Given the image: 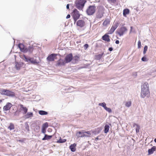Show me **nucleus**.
Segmentation results:
<instances>
[{
  "label": "nucleus",
  "mask_w": 156,
  "mask_h": 156,
  "mask_svg": "<svg viewBox=\"0 0 156 156\" xmlns=\"http://www.w3.org/2000/svg\"><path fill=\"white\" fill-rule=\"evenodd\" d=\"M98 105L100 106H101L103 107L105 109V108L106 107V104L105 102H103L102 103H99L98 104Z\"/></svg>",
  "instance_id": "obj_33"
},
{
  "label": "nucleus",
  "mask_w": 156,
  "mask_h": 156,
  "mask_svg": "<svg viewBox=\"0 0 156 156\" xmlns=\"http://www.w3.org/2000/svg\"><path fill=\"white\" fill-rule=\"evenodd\" d=\"M48 127V124L47 122H45L42 125V128L46 129Z\"/></svg>",
  "instance_id": "obj_36"
},
{
  "label": "nucleus",
  "mask_w": 156,
  "mask_h": 156,
  "mask_svg": "<svg viewBox=\"0 0 156 156\" xmlns=\"http://www.w3.org/2000/svg\"><path fill=\"white\" fill-rule=\"evenodd\" d=\"M127 31V29L126 27H121L119 31H118V34H119L120 36H122Z\"/></svg>",
  "instance_id": "obj_8"
},
{
  "label": "nucleus",
  "mask_w": 156,
  "mask_h": 156,
  "mask_svg": "<svg viewBox=\"0 0 156 156\" xmlns=\"http://www.w3.org/2000/svg\"><path fill=\"white\" fill-rule=\"evenodd\" d=\"M109 37V35L107 34H105L102 37V39L105 41L109 42L110 41V39Z\"/></svg>",
  "instance_id": "obj_15"
},
{
  "label": "nucleus",
  "mask_w": 156,
  "mask_h": 156,
  "mask_svg": "<svg viewBox=\"0 0 156 156\" xmlns=\"http://www.w3.org/2000/svg\"><path fill=\"white\" fill-rule=\"evenodd\" d=\"M39 113L41 115H47L48 113L47 112L43 110H40L39 111Z\"/></svg>",
  "instance_id": "obj_29"
},
{
  "label": "nucleus",
  "mask_w": 156,
  "mask_h": 156,
  "mask_svg": "<svg viewBox=\"0 0 156 156\" xmlns=\"http://www.w3.org/2000/svg\"><path fill=\"white\" fill-rule=\"evenodd\" d=\"M2 101V100H0V102H1Z\"/></svg>",
  "instance_id": "obj_54"
},
{
  "label": "nucleus",
  "mask_w": 156,
  "mask_h": 156,
  "mask_svg": "<svg viewBox=\"0 0 156 156\" xmlns=\"http://www.w3.org/2000/svg\"><path fill=\"white\" fill-rule=\"evenodd\" d=\"M99 140V138H98V137H97L96 138V139H95V140Z\"/></svg>",
  "instance_id": "obj_51"
},
{
  "label": "nucleus",
  "mask_w": 156,
  "mask_h": 156,
  "mask_svg": "<svg viewBox=\"0 0 156 156\" xmlns=\"http://www.w3.org/2000/svg\"><path fill=\"white\" fill-rule=\"evenodd\" d=\"M108 2L113 3H115V0H108Z\"/></svg>",
  "instance_id": "obj_45"
},
{
  "label": "nucleus",
  "mask_w": 156,
  "mask_h": 156,
  "mask_svg": "<svg viewBox=\"0 0 156 156\" xmlns=\"http://www.w3.org/2000/svg\"><path fill=\"white\" fill-rule=\"evenodd\" d=\"M117 27L116 25L115 26H112L111 29L108 32V34H112L115 31V30L117 28Z\"/></svg>",
  "instance_id": "obj_24"
},
{
  "label": "nucleus",
  "mask_w": 156,
  "mask_h": 156,
  "mask_svg": "<svg viewBox=\"0 0 156 156\" xmlns=\"http://www.w3.org/2000/svg\"><path fill=\"white\" fill-rule=\"evenodd\" d=\"M52 137V136L48 135L45 134L44 137L42 138V140H49L51 139Z\"/></svg>",
  "instance_id": "obj_22"
},
{
  "label": "nucleus",
  "mask_w": 156,
  "mask_h": 156,
  "mask_svg": "<svg viewBox=\"0 0 156 156\" xmlns=\"http://www.w3.org/2000/svg\"><path fill=\"white\" fill-rule=\"evenodd\" d=\"M18 47L20 49L21 51L24 53L27 52L31 53L33 50V48L32 46H30L28 48H26L22 44H18Z\"/></svg>",
  "instance_id": "obj_3"
},
{
  "label": "nucleus",
  "mask_w": 156,
  "mask_h": 156,
  "mask_svg": "<svg viewBox=\"0 0 156 156\" xmlns=\"http://www.w3.org/2000/svg\"><path fill=\"white\" fill-rule=\"evenodd\" d=\"M66 141V139H62L60 137L59 139L57 141V143H63Z\"/></svg>",
  "instance_id": "obj_31"
},
{
  "label": "nucleus",
  "mask_w": 156,
  "mask_h": 156,
  "mask_svg": "<svg viewBox=\"0 0 156 156\" xmlns=\"http://www.w3.org/2000/svg\"><path fill=\"white\" fill-rule=\"evenodd\" d=\"M23 58H24L25 61L28 62H30V59L31 58L27 57V56H26L25 55L23 56Z\"/></svg>",
  "instance_id": "obj_30"
},
{
  "label": "nucleus",
  "mask_w": 156,
  "mask_h": 156,
  "mask_svg": "<svg viewBox=\"0 0 156 156\" xmlns=\"http://www.w3.org/2000/svg\"><path fill=\"white\" fill-rule=\"evenodd\" d=\"M69 4H67L66 5V8L67 9H68L69 8Z\"/></svg>",
  "instance_id": "obj_48"
},
{
  "label": "nucleus",
  "mask_w": 156,
  "mask_h": 156,
  "mask_svg": "<svg viewBox=\"0 0 156 156\" xmlns=\"http://www.w3.org/2000/svg\"><path fill=\"white\" fill-rule=\"evenodd\" d=\"M86 2V0H76L75 3V6L79 10L83 11V9Z\"/></svg>",
  "instance_id": "obj_4"
},
{
  "label": "nucleus",
  "mask_w": 156,
  "mask_h": 156,
  "mask_svg": "<svg viewBox=\"0 0 156 156\" xmlns=\"http://www.w3.org/2000/svg\"><path fill=\"white\" fill-rule=\"evenodd\" d=\"M141 60H142L143 61H144V62H146V61L147 60V58L146 57H143L142 58H141Z\"/></svg>",
  "instance_id": "obj_42"
},
{
  "label": "nucleus",
  "mask_w": 156,
  "mask_h": 156,
  "mask_svg": "<svg viewBox=\"0 0 156 156\" xmlns=\"http://www.w3.org/2000/svg\"><path fill=\"white\" fill-rule=\"evenodd\" d=\"M108 24H109V22L107 20H105L103 23V25L105 26H106Z\"/></svg>",
  "instance_id": "obj_39"
},
{
  "label": "nucleus",
  "mask_w": 156,
  "mask_h": 156,
  "mask_svg": "<svg viewBox=\"0 0 156 156\" xmlns=\"http://www.w3.org/2000/svg\"><path fill=\"white\" fill-rule=\"evenodd\" d=\"M104 54V53L102 52L101 54L96 55L95 56V59L97 60L100 59L102 57L103 55Z\"/></svg>",
  "instance_id": "obj_25"
},
{
  "label": "nucleus",
  "mask_w": 156,
  "mask_h": 156,
  "mask_svg": "<svg viewBox=\"0 0 156 156\" xmlns=\"http://www.w3.org/2000/svg\"><path fill=\"white\" fill-rule=\"evenodd\" d=\"M91 136V133L90 131H87V132H84L83 136L86 137H90Z\"/></svg>",
  "instance_id": "obj_27"
},
{
  "label": "nucleus",
  "mask_w": 156,
  "mask_h": 156,
  "mask_svg": "<svg viewBox=\"0 0 156 156\" xmlns=\"http://www.w3.org/2000/svg\"><path fill=\"white\" fill-rule=\"evenodd\" d=\"M65 61L63 60V59H60L57 63V65L58 66H64L66 63Z\"/></svg>",
  "instance_id": "obj_13"
},
{
  "label": "nucleus",
  "mask_w": 156,
  "mask_h": 156,
  "mask_svg": "<svg viewBox=\"0 0 156 156\" xmlns=\"http://www.w3.org/2000/svg\"><path fill=\"white\" fill-rule=\"evenodd\" d=\"M115 43L116 44H119V41L118 40H116L115 41Z\"/></svg>",
  "instance_id": "obj_50"
},
{
  "label": "nucleus",
  "mask_w": 156,
  "mask_h": 156,
  "mask_svg": "<svg viewBox=\"0 0 156 156\" xmlns=\"http://www.w3.org/2000/svg\"><path fill=\"white\" fill-rule=\"evenodd\" d=\"M104 8L102 6L99 7L98 11L96 14V18L98 19L101 18L103 16Z\"/></svg>",
  "instance_id": "obj_5"
},
{
  "label": "nucleus",
  "mask_w": 156,
  "mask_h": 156,
  "mask_svg": "<svg viewBox=\"0 0 156 156\" xmlns=\"http://www.w3.org/2000/svg\"><path fill=\"white\" fill-rule=\"evenodd\" d=\"M141 46V42L140 41H139L138 43V48H140Z\"/></svg>",
  "instance_id": "obj_40"
},
{
  "label": "nucleus",
  "mask_w": 156,
  "mask_h": 156,
  "mask_svg": "<svg viewBox=\"0 0 156 156\" xmlns=\"http://www.w3.org/2000/svg\"><path fill=\"white\" fill-rule=\"evenodd\" d=\"M25 128L26 129L27 131H29V128L28 123L26 122L25 123Z\"/></svg>",
  "instance_id": "obj_35"
},
{
  "label": "nucleus",
  "mask_w": 156,
  "mask_h": 156,
  "mask_svg": "<svg viewBox=\"0 0 156 156\" xmlns=\"http://www.w3.org/2000/svg\"><path fill=\"white\" fill-rule=\"evenodd\" d=\"M56 55H57L55 54H51L47 58L48 61L49 62L54 61Z\"/></svg>",
  "instance_id": "obj_10"
},
{
  "label": "nucleus",
  "mask_w": 156,
  "mask_h": 156,
  "mask_svg": "<svg viewBox=\"0 0 156 156\" xmlns=\"http://www.w3.org/2000/svg\"><path fill=\"white\" fill-rule=\"evenodd\" d=\"M0 94L2 95H5L12 98L16 96L15 93L12 91L3 89H0Z\"/></svg>",
  "instance_id": "obj_2"
},
{
  "label": "nucleus",
  "mask_w": 156,
  "mask_h": 156,
  "mask_svg": "<svg viewBox=\"0 0 156 156\" xmlns=\"http://www.w3.org/2000/svg\"><path fill=\"white\" fill-rule=\"evenodd\" d=\"M39 126L37 127L36 128V130H37V131H38L39 130Z\"/></svg>",
  "instance_id": "obj_49"
},
{
  "label": "nucleus",
  "mask_w": 156,
  "mask_h": 156,
  "mask_svg": "<svg viewBox=\"0 0 156 156\" xmlns=\"http://www.w3.org/2000/svg\"><path fill=\"white\" fill-rule=\"evenodd\" d=\"M96 9V7L94 5H90L87 10V13L89 15H92L95 12Z\"/></svg>",
  "instance_id": "obj_6"
},
{
  "label": "nucleus",
  "mask_w": 156,
  "mask_h": 156,
  "mask_svg": "<svg viewBox=\"0 0 156 156\" xmlns=\"http://www.w3.org/2000/svg\"><path fill=\"white\" fill-rule=\"evenodd\" d=\"M12 106V104L10 103H7L6 105L3 107V109L5 111H7L9 110Z\"/></svg>",
  "instance_id": "obj_12"
},
{
  "label": "nucleus",
  "mask_w": 156,
  "mask_h": 156,
  "mask_svg": "<svg viewBox=\"0 0 156 156\" xmlns=\"http://www.w3.org/2000/svg\"><path fill=\"white\" fill-rule=\"evenodd\" d=\"M24 116L25 119H29L33 116V113L31 112H28Z\"/></svg>",
  "instance_id": "obj_19"
},
{
  "label": "nucleus",
  "mask_w": 156,
  "mask_h": 156,
  "mask_svg": "<svg viewBox=\"0 0 156 156\" xmlns=\"http://www.w3.org/2000/svg\"><path fill=\"white\" fill-rule=\"evenodd\" d=\"M14 116H18V115H19L18 112L17 111H16V112H15L14 113Z\"/></svg>",
  "instance_id": "obj_44"
},
{
  "label": "nucleus",
  "mask_w": 156,
  "mask_h": 156,
  "mask_svg": "<svg viewBox=\"0 0 156 156\" xmlns=\"http://www.w3.org/2000/svg\"><path fill=\"white\" fill-rule=\"evenodd\" d=\"M84 132L83 131L78 132L76 133V135L78 138L84 137Z\"/></svg>",
  "instance_id": "obj_18"
},
{
  "label": "nucleus",
  "mask_w": 156,
  "mask_h": 156,
  "mask_svg": "<svg viewBox=\"0 0 156 156\" xmlns=\"http://www.w3.org/2000/svg\"><path fill=\"white\" fill-rule=\"evenodd\" d=\"M113 50V48H112V47H110L109 48H108V50L110 51H112Z\"/></svg>",
  "instance_id": "obj_46"
},
{
  "label": "nucleus",
  "mask_w": 156,
  "mask_h": 156,
  "mask_svg": "<svg viewBox=\"0 0 156 156\" xmlns=\"http://www.w3.org/2000/svg\"><path fill=\"white\" fill-rule=\"evenodd\" d=\"M156 147L155 146H153L151 149L148 150V154L150 155L152 154L155 151Z\"/></svg>",
  "instance_id": "obj_16"
},
{
  "label": "nucleus",
  "mask_w": 156,
  "mask_h": 156,
  "mask_svg": "<svg viewBox=\"0 0 156 156\" xmlns=\"http://www.w3.org/2000/svg\"><path fill=\"white\" fill-rule=\"evenodd\" d=\"M73 59V55L70 54L67 55L65 57V59L66 63H68L71 61Z\"/></svg>",
  "instance_id": "obj_9"
},
{
  "label": "nucleus",
  "mask_w": 156,
  "mask_h": 156,
  "mask_svg": "<svg viewBox=\"0 0 156 156\" xmlns=\"http://www.w3.org/2000/svg\"><path fill=\"white\" fill-rule=\"evenodd\" d=\"M130 28H131V30H130V32H131V31H132V27H131Z\"/></svg>",
  "instance_id": "obj_52"
},
{
  "label": "nucleus",
  "mask_w": 156,
  "mask_h": 156,
  "mask_svg": "<svg viewBox=\"0 0 156 156\" xmlns=\"http://www.w3.org/2000/svg\"><path fill=\"white\" fill-rule=\"evenodd\" d=\"M20 106L21 110L23 111V114H26L27 112L28 109L26 107H24L23 105L20 104Z\"/></svg>",
  "instance_id": "obj_14"
},
{
  "label": "nucleus",
  "mask_w": 156,
  "mask_h": 156,
  "mask_svg": "<svg viewBox=\"0 0 156 156\" xmlns=\"http://www.w3.org/2000/svg\"><path fill=\"white\" fill-rule=\"evenodd\" d=\"M131 105V103L130 101H126L125 102V106L127 107H129Z\"/></svg>",
  "instance_id": "obj_32"
},
{
  "label": "nucleus",
  "mask_w": 156,
  "mask_h": 156,
  "mask_svg": "<svg viewBox=\"0 0 156 156\" xmlns=\"http://www.w3.org/2000/svg\"><path fill=\"white\" fill-rule=\"evenodd\" d=\"M129 10L128 9H125L123 10V15L124 16H126L127 14L129 13Z\"/></svg>",
  "instance_id": "obj_28"
},
{
  "label": "nucleus",
  "mask_w": 156,
  "mask_h": 156,
  "mask_svg": "<svg viewBox=\"0 0 156 156\" xmlns=\"http://www.w3.org/2000/svg\"><path fill=\"white\" fill-rule=\"evenodd\" d=\"M133 127H136V133L139 132L140 129V126L137 124L134 123L133 124Z\"/></svg>",
  "instance_id": "obj_21"
},
{
  "label": "nucleus",
  "mask_w": 156,
  "mask_h": 156,
  "mask_svg": "<svg viewBox=\"0 0 156 156\" xmlns=\"http://www.w3.org/2000/svg\"><path fill=\"white\" fill-rule=\"evenodd\" d=\"M88 47V45L87 44H85L84 45V47L85 49H86Z\"/></svg>",
  "instance_id": "obj_43"
},
{
  "label": "nucleus",
  "mask_w": 156,
  "mask_h": 156,
  "mask_svg": "<svg viewBox=\"0 0 156 156\" xmlns=\"http://www.w3.org/2000/svg\"><path fill=\"white\" fill-rule=\"evenodd\" d=\"M141 92L140 96L142 98H144L146 96L149 95L150 91L149 90V86L147 82L144 83L141 86Z\"/></svg>",
  "instance_id": "obj_1"
},
{
  "label": "nucleus",
  "mask_w": 156,
  "mask_h": 156,
  "mask_svg": "<svg viewBox=\"0 0 156 156\" xmlns=\"http://www.w3.org/2000/svg\"><path fill=\"white\" fill-rule=\"evenodd\" d=\"M46 132V129L44 128H42V133H43L45 134Z\"/></svg>",
  "instance_id": "obj_41"
},
{
  "label": "nucleus",
  "mask_w": 156,
  "mask_h": 156,
  "mask_svg": "<svg viewBox=\"0 0 156 156\" xmlns=\"http://www.w3.org/2000/svg\"><path fill=\"white\" fill-rule=\"evenodd\" d=\"M148 48V47L147 45H145L144 48V50L143 51V54H145L146 53V52L147 51Z\"/></svg>",
  "instance_id": "obj_37"
},
{
  "label": "nucleus",
  "mask_w": 156,
  "mask_h": 156,
  "mask_svg": "<svg viewBox=\"0 0 156 156\" xmlns=\"http://www.w3.org/2000/svg\"><path fill=\"white\" fill-rule=\"evenodd\" d=\"M23 66V64L21 63H17L16 64L15 67L16 69L19 70L20 69V68L21 67Z\"/></svg>",
  "instance_id": "obj_23"
},
{
  "label": "nucleus",
  "mask_w": 156,
  "mask_h": 156,
  "mask_svg": "<svg viewBox=\"0 0 156 156\" xmlns=\"http://www.w3.org/2000/svg\"><path fill=\"white\" fill-rule=\"evenodd\" d=\"M76 144L74 143L73 144H71L69 147V148L71 151L72 152H74L76 151Z\"/></svg>",
  "instance_id": "obj_17"
},
{
  "label": "nucleus",
  "mask_w": 156,
  "mask_h": 156,
  "mask_svg": "<svg viewBox=\"0 0 156 156\" xmlns=\"http://www.w3.org/2000/svg\"><path fill=\"white\" fill-rule=\"evenodd\" d=\"M110 127L108 125L106 124L105 126L104 133H107L109 130Z\"/></svg>",
  "instance_id": "obj_26"
},
{
  "label": "nucleus",
  "mask_w": 156,
  "mask_h": 156,
  "mask_svg": "<svg viewBox=\"0 0 156 156\" xmlns=\"http://www.w3.org/2000/svg\"><path fill=\"white\" fill-rule=\"evenodd\" d=\"M8 128L10 130L13 129H14V125L12 123H10L9 126L8 127Z\"/></svg>",
  "instance_id": "obj_34"
},
{
  "label": "nucleus",
  "mask_w": 156,
  "mask_h": 156,
  "mask_svg": "<svg viewBox=\"0 0 156 156\" xmlns=\"http://www.w3.org/2000/svg\"><path fill=\"white\" fill-rule=\"evenodd\" d=\"M76 24L77 26L82 27L84 26L85 22L83 20H79L77 22Z\"/></svg>",
  "instance_id": "obj_11"
},
{
  "label": "nucleus",
  "mask_w": 156,
  "mask_h": 156,
  "mask_svg": "<svg viewBox=\"0 0 156 156\" xmlns=\"http://www.w3.org/2000/svg\"><path fill=\"white\" fill-rule=\"evenodd\" d=\"M30 62H31V63L34 64H36L39 63V62L36 59H34L33 58H31Z\"/></svg>",
  "instance_id": "obj_20"
},
{
  "label": "nucleus",
  "mask_w": 156,
  "mask_h": 156,
  "mask_svg": "<svg viewBox=\"0 0 156 156\" xmlns=\"http://www.w3.org/2000/svg\"><path fill=\"white\" fill-rule=\"evenodd\" d=\"M72 16L75 21L78 19L80 16V14L78 11L76 9H75L72 12Z\"/></svg>",
  "instance_id": "obj_7"
},
{
  "label": "nucleus",
  "mask_w": 156,
  "mask_h": 156,
  "mask_svg": "<svg viewBox=\"0 0 156 156\" xmlns=\"http://www.w3.org/2000/svg\"><path fill=\"white\" fill-rule=\"evenodd\" d=\"M70 17V15L69 14H68L67 15V16L66 17V19H68Z\"/></svg>",
  "instance_id": "obj_47"
},
{
  "label": "nucleus",
  "mask_w": 156,
  "mask_h": 156,
  "mask_svg": "<svg viewBox=\"0 0 156 156\" xmlns=\"http://www.w3.org/2000/svg\"><path fill=\"white\" fill-rule=\"evenodd\" d=\"M154 141L156 143V138L154 139Z\"/></svg>",
  "instance_id": "obj_53"
},
{
  "label": "nucleus",
  "mask_w": 156,
  "mask_h": 156,
  "mask_svg": "<svg viewBox=\"0 0 156 156\" xmlns=\"http://www.w3.org/2000/svg\"><path fill=\"white\" fill-rule=\"evenodd\" d=\"M105 109L109 113H111L112 112V110L110 108H107V107L105 108Z\"/></svg>",
  "instance_id": "obj_38"
}]
</instances>
